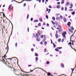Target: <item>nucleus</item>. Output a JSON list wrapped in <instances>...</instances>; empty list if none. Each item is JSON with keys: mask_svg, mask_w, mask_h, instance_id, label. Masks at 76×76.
I'll list each match as a JSON object with an SVG mask.
<instances>
[{"mask_svg": "<svg viewBox=\"0 0 76 76\" xmlns=\"http://www.w3.org/2000/svg\"><path fill=\"white\" fill-rule=\"evenodd\" d=\"M28 67H31V66H32V65H28Z\"/></svg>", "mask_w": 76, "mask_h": 76, "instance_id": "nucleus-56", "label": "nucleus"}, {"mask_svg": "<svg viewBox=\"0 0 76 76\" xmlns=\"http://www.w3.org/2000/svg\"><path fill=\"white\" fill-rule=\"evenodd\" d=\"M47 41L45 42L44 43L45 45H47Z\"/></svg>", "mask_w": 76, "mask_h": 76, "instance_id": "nucleus-30", "label": "nucleus"}, {"mask_svg": "<svg viewBox=\"0 0 76 76\" xmlns=\"http://www.w3.org/2000/svg\"><path fill=\"white\" fill-rule=\"evenodd\" d=\"M46 64H50V62L49 61H47L46 62Z\"/></svg>", "mask_w": 76, "mask_h": 76, "instance_id": "nucleus-27", "label": "nucleus"}, {"mask_svg": "<svg viewBox=\"0 0 76 76\" xmlns=\"http://www.w3.org/2000/svg\"><path fill=\"white\" fill-rule=\"evenodd\" d=\"M73 9H70L69 10V11H70V12H71V11H73Z\"/></svg>", "mask_w": 76, "mask_h": 76, "instance_id": "nucleus-37", "label": "nucleus"}, {"mask_svg": "<svg viewBox=\"0 0 76 76\" xmlns=\"http://www.w3.org/2000/svg\"><path fill=\"white\" fill-rule=\"evenodd\" d=\"M65 11H66V10H67V8H66V7H65Z\"/></svg>", "mask_w": 76, "mask_h": 76, "instance_id": "nucleus-55", "label": "nucleus"}, {"mask_svg": "<svg viewBox=\"0 0 76 76\" xmlns=\"http://www.w3.org/2000/svg\"><path fill=\"white\" fill-rule=\"evenodd\" d=\"M58 42H61V39H58Z\"/></svg>", "mask_w": 76, "mask_h": 76, "instance_id": "nucleus-36", "label": "nucleus"}, {"mask_svg": "<svg viewBox=\"0 0 76 76\" xmlns=\"http://www.w3.org/2000/svg\"><path fill=\"white\" fill-rule=\"evenodd\" d=\"M37 34L39 35H41V34H42V32L40 31H37Z\"/></svg>", "mask_w": 76, "mask_h": 76, "instance_id": "nucleus-4", "label": "nucleus"}, {"mask_svg": "<svg viewBox=\"0 0 76 76\" xmlns=\"http://www.w3.org/2000/svg\"><path fill=\"white\" fill-rule=\"evenodd\" d=\"M9 47H7V52H8V51H9Z\"/></svg>", "mask_w": 76, "mask_h": 76, "instance_id": "nucleus-45", "label": "nucleus"}, {"mask_svg": "<svg viewBox=\"0 0 76 76\" xmlns=\"http://www.w3.org/2000/svg\"><path fill=\"white\" fill-rule=\"evenodd\" d=\"M31 51H32V52H33L34 51V48H32L31 49Z\"/></svg>", "mask_w": 76, "mask_h": 76, "instance_id": "nucleus-49", "label": "nucleus"}, {"mask_svg": "<svg viewBox=\"0 0 76 76\" xmlns=\"http://www.w3.org/2000/svg\"><path fill=\"white\" fill-rule=\"evenodd\" d=\"M25 1H31L32 0H24Z\"/></svg>", "mask_w": 76, "mask_h": 76, "instance_id": "nucleus-50", "label": "nucleus"}, {"mask_svg": "<svg viewBox=\"0 0 76 76\" xmlns=\"http://www.w3.org/2000/svg\"><path fill=\"white\" fill-rule=\"evenodd\" d=\"M15 45L16 47H17V46H18V43H16L15 44Z\"/></svg>", "mask_w": 76, "mask_h": 76, "instance_id": "nucleus-35", "label": "nucleus"}, {"mask_svg": "<svg viewBox=\"0 0 76 76\" xmlns=\"http://www.w3.org/2000/svg\"><path fill=\"white\" fill-rule=\"evenodd\" d=\"M40 37L41 38H44V35H42Z\"/></svg>", "mask_w": 76, "mask_h": 76, "instance_id": "nucleus-23", "label": "nucleus"}, {"mask_svg": "<svg viewBox=\"0 0 76 76\" xmlns=\"http://www.w3.org/2000/svg\"><path fill=\"white\" fill-rule=\"evenodd\" d=\"M71 30H72V31H73V30L74 29V28H73V27H72L71 28Z\"/></svg>", "mask_w": 76, "mask_h": 76, "instance_id": "nucleus-34", "label": "nucleus"}, {"mask_svg": "<svg viewBox=\"0 0 76 76\" xmlns=\"http://www.w3.org/2000/svg\"><path fill=\"white\" fill-rule=\"evenodd\" d=\"M64 41V39H62L61 42H63V41Z\"/></svg>", "mask_w": 76, "mask_h": 76, "instance_id": "nucleus-46", "label": "nucleus"}, {"mask_svg": "<svg viewBox=\"0 0 76 76\" xmlns=\"http://www.w3.org/2000/svg\"><path fill=\"white\" fill-rule=\"evenodd\" d=\"M25 1L24 0H23V1H22L20 2H18V3H22V2H23V1Z\"/></svg>", "mask_w": 76, "mask_h": 76, "instance_id": "nucleus-33", "label": "nucleus"}, {"mask_svg": "<svg viewBox=\"0 0 76 76\" xmlns=\"http://www.w3.org/2000/svg\"><path fill=\"white\" fill-rule=\"evenodd\" d=\"M61 9L62 10H64V8L63 7H61Z\"/></svg>", "mask_w": 76, "mask_h": 76, "instance_id": "nucleus-41", "label": "nucleus"}, {"mask_svg": "<svg viewBox=\"0 0 76 76\" xmlns=\"http://www.w3.org/2000/svg\"><path fill=\"white\" fill-rule=\"evenodd\" d=\"M23 6L24 7H25V6H26V3H25L24 4Z\"/></svg>", "mask_w": 76, "mask_h": 76, "instance_id": "nucleus-44", "label": "nucleus"}, {"mask_svg": "<svg viewBox=\"0 0 76 76\" xmlns=\"http://www.w3.org/2000/svg\"><path fill=\"white\" fill-rule=\"evenodd\" d=\"M61 67H64V64H61Z\"/></svg>", "mask_w": 76, "mask_h": 76, "instance_id": "nucleus-10", "label": "nucleus"}, {"mask_svg": "<svg viewBox=\"0 0 76 76\" xmlns=\"http://www.w3.org/2000/svg\"><path fill=\"white\" fill-rule=\"evenodd\" d=\"M58 28H61V26H58Z\"/></svg>", "mask_w": 76, "mask_h": 76, "instance_id": "nucleus-40", "label": "nucleus"}, {"mask_svg": "<svg viewBox=\"0 0 76 76\" xmlns=\"http://www.w3.org/2000/svg\"><path fill=\"white\" fill-rule=\"evenodd\" d=\"M46 17L47 19H48V15H46Z\"/></svg>", "mask_w": 76, "mask_h": 76, "instance_id": "nucleus-47", "label": "nucleus"}, {"mask_svg": "<svg viewBox=\"0 0 76 76\" xmlns=\"http://www.w3.org/2000/svg\"><path fill=\"white\" fill-rule=\"evenodd\" d=\"M51 22H52L53 25H54L55 24V23L53 21H51Z\"/></svg>", "mask_w": 76, "mask_h": 76, "instance_id": "nucleus-19", "label": "nucleus"}, {"mask_svg": "<svg viewBox=\"0 0 76 76\" xmlns=\"http://www.w3.org/2000/svg\"><path fill=\"white\" fill-rule=\"evenodd\" d=\"M38 25V26H41V23H39Z\"/></svg>", "mask_w": 76, "mask_h": 76, "instance_id": "nucleus-39", "label": "nucleus"}, {"mask_svg": "<svg viewBox=\"0 0 76 76\" xmlns=\"http://www.w3.org/2000/svg\"><path fill=\"white\" fill-rule=\"evenodd\" d=\"M35 56H38V54L37 53H35Z\"/></svg>", "mask_w": 76, "mask_h": 76, "instance_id": "nucleus-51", "label": "nucleus"}, {"mask_svg": "<svg viewBox=\"0 0 76 76\" xmlns=\"http://www.w3.org/2000/svg\"><path fill=\"white\" fill-rule=\"evenodd\" d=\"M46 9H47L46 12H48V8H47Z\"/></svg>", "mask_w": 76, "mask_h": 76, "instance_id": "nucleus-60", "label": "nucleus"}, {"mask_svg": "<svg viewBox=\"0 0 76 76\" xmlns=\"http://www.w3.org/2000/svg\"><path fill=\"white\" fill-rule=\"evenodd\" d=\"M50 11H51V9H49L48 12V13H50Z\"/></svg>", "mask_w": 76, "mask_h": 76, "instance_id": "nucleus-38", "label": "nucleus"}, {"mask_svg": "<svg viewBox=\"0 0 76 76\" xmlns=\"http://www.w3.org/2000/svg\"><path fill=\"white\" fill-rule=\"evenodd\" d=\"M56 20H60V18H59V17H57L56 18Z\"/></svg>", "mask_w": 76, "mask_h": 76, "instance_id": "nucleus-15", "label": "nucleus"}, {"mask_svg": "<svg viewBox=\"0 0 76 76\" xmlns=\"http://www.w3.org/2000/svg\"><path fill=\"white\" fill-rule=\"evenodd\" d=\"M71 44H72V43H71V42L69 43L68 44V45H71Z\"/></svg>", "mask_w": 76, "mask_h": 76, "instance_id": "nucleus-52", "label": "nucleus"}, {"mask_svg": "<svg viewBox=\"0 0 76 76\" xmlns=\"http://www.w3.org/2000/svg\"><path fill=\"white\" fill-rule=\"evenodd\" d=\"M7 68L11 72H13L15 73V74H16V73H18L19 72V71L20 70L18 69L16 70V69H15L14 68H13L12 67H11V66H7ZM15 72L16 73H15Z\"/></svg>", "mask_w": 76, "mask_h": 76, "instance_id": "nucleus-1", "label": "nucleus"}, {"mask_svg": "<svg viewBox=\"0 0 76 76\" xmlns=\"http://www.w3.org/2000/svg\"><path fill=\"white\" fill-rule=\"evenodd\" d=\"M57 48V49H59V50H60L62 48V47H58Z\"/></svg>", "mask_w": 76, "mask_h": 76, "instance_id": "nucleus-13", "label": "nucleus"}, {"mask_svg": "<svg viewBox=\"0 0 76 76\" xmlns=\"http://www.w3.org/2000/svg\"><path fill=\"white\" fill-rule=\"evenodd\" d=\"M70 5V3L69 2H67L66 3V4H65V6H69Z\"/></svg>", "mask_w": 76, "mask_h": 76, "instance_id": "nucleus-6", "label": "nucleus"}, {"mask_svg": "<svg viewBox=\"0 0 76 76\" xmlns=\"http://www.w3.org/2000/svg\"><path fill=\"white\" fill-rule=\"evenodd\" d=\"M1 56H0V61H1V62H3L4 63V64H5L6 66H7V63H9V64H10V63H9V62H7V61L6 62V61H5V60H4V59L3 58V57L1 58L2 59L1 60V59H0V58H1Z\"/></svg>", "mask_w": 76, "mask_h": 76, "instance_id": "nucleus-2", "label": "nucleus"}, {"mask_svg": "<svg viewBox=\"0 0 76 76\" xmlns=\"http://www.w3.org/2000/svg\"><path fill=\"white\" fill-rule=\"evenodd\" d=\"M38 57H37L36 58V61H38Z\"/></svg>", "mask_w": 76, "mask_h": 76, "instance_id": "nucleus-24", "label": "nucleus"}, {"mask_svg": "<svg viewBox=\"0 0 76 76\" xmlns=\"http://www.w3.org/2000/svg\"><path fill=\"white\" fill-rule=\"evenodd\" d=\"M61 51H59V54H61Z\"/></svg>", "mask_w": 76, "mask_h": 76, "instance_id": "nucleus-64", "label": "nucleus"}, {"mask_svg": "<svg viewBox=\"0 0 76 76\" xmlns=\"http://www.w3.org/2000/svg\"><path fill=\"white\" fill-rule=\"evenodd\" d=\"M4 58H5V57H6V55H5L3 57Z\"/></svg>", "mask_w": 76, "mask_h": 76, "instance_id": "nucleus-54", "label": "nucleus"}, {"mask_svg": "<svg viewBox=\"0 0 76 76\" xmlns=\"http://www.w3.org/2000/svg\"><path fill=\"white\" fill-rule=\"evenodd\" d=\"M31 71L30 72H24V73H30V72H33V71L31 70H30Z\"/></svg>", "mask_w": 76, "mask_h": 76, "instance_id": "nucleus-9", "label": "nucleus"}, {"mask_svg": "<svg viewBox=\"0 0 76 76\" xmlns=\"http://www.w3.org/2000/svg\"><path fill=\"white\" fill-rule=\"evenodd\" d=\"M57 8H58V9H60V5H57L56 6Z\"/></svg>", "mask_w": 76, "mask_h": 76, "instance_id": "nucleus-12", "label": "nucleus"}, {"mask_svg": "<svg viewBox=\"0 0 76 76\" xmlns=\"http://www.w3.org/2000/svg\"><path fill=\"white\" fill-rule=\"evenodd\" d=\"M39 21L40 22H42V18H40L39 19Z\"/></svg>", "mask_w": 76, "mask_h": 76, "instance_id": "nucleus-14", "label": "nucleus"}, {"mask_svg": "<svg viewBox=\"0 0 76 76\" xmlns=\"http://www.w3.org/2000/svg\"><path fill=\"white\" fill-rule=\"evenodd\" d=\"M36 36L37 37V38H38V37H39V36H38V34H36Z\"/></svg>", "mask_w": 76, "mask_h": 76, "instance_id": "nucleus-28", "label": "nucleus"}, {"mask_svg": "<svg viewBox=\"0 0 76 76\" xmlns=\"http://www.w3.org/2000/svg\"><path fill=\"white\" fill-rule=\"evenodd\" d=\"M40 44H41V45H42V44H43V42H41L40 43Z\"/></svg>", "mask_w": 76, "mask_h": 76, "instance_id": "nucleus-58", "label": "nucleus"}, {"mask_svg": "<svg viewBox=\"0 0 76 76\" xmlns=\"http://www.w3.org/2000/svg\"><path fill=\"white\" fill-rule=\"evenodd\" d=\"M71 7H73V4H70Z\"/></svg>", "mask_w": 76, "mask_h": 76, "instance_id": "nucleus-57", "label": "nucleus"}, {"mask_svg": "<svg viewBox=\"0 0 76 76\" xmlns=\"http://www.w3.org/2000/svg\"><path fill=\"white\" fill-rule=\"evenodd\" d=\"M72 69V73H71V75H72V74L73 73V71H74V70L75 69Z\"/></svg>", "mask_w": 76, "mask_h": 76, "instance_id": "nucleus-11", "label": "nucleus"}, {"mask_svg": "<svg viewBox=\"0 0 76 76\" xmlns=\"http://www.w3.org/2000/svg\"><path fill=\"white\" fill-rule=\"evenodd\" d=\"M29 14H28L27 15V19H28V18H29Z\"/></svg>", "mask_w": 76, "mask_h": 76, "instance_id": "nucleus-20", "label": "nucleus"}, {"mask_svg": "<svg viewBox=\"0 0 76 76\" xmlns=\"http://www.w3.org/2000/svg\"><path fill=\"white\" fill-rule=\"evenodd\" d=\"M47 26H49V24H48V23H47Z\"/></svg>", "mask_w": 76, "mask_h": 76, "instance_id": "nucleus-61", "label": "nucleus"}, {"mask_svg": "<svg viewBox=\"0 0 76 76\" xmlns=\"http://www.w3.org/2000/svg\"><path fill=\"white\" fill-rule=\"evenodd\" d=\"M57 4H60V2H57Z\"/></svg>", "mask_w": 76, "mask_h": 76, "instance_id": "nucleus-63", "label": "nucleus"}, {"mask_svg": "<svg viewBox=\"0 0 76 76\" xmlns=\"http://www.w3.org/2000/svg\"><path fill=\"white\" fill-rule=\"evenodd\" d=\"M70 24H71V23H70V22H69L67 24V25L68 26H70Z\"/></svg>", "mask_w": 76, "mask_h": 76, "instance_id": "nucleus-7", "label": "nucleus"}, {"mask_svg": "<svg viewBox=\"0 0 76 76\" xmlns=\"http://www.w3.org/2000/svg\"><path fill=\"white\" fill-rule=\"evenodd\" d=\"M69 31L70 32H72V31L71 30V29H69Z\"/></svg>", "mask_w": 76, "mask_h": 76, "instance_id": "nucleus-32", "label": "nucleus"}, {"mask_svg": "<svg viewBox=\"0 0 76 76\" xmlns=\"http://www.w3.org/2000/svg\"><path fill=\"white\" fill-rule=\"evenodd\" d=\"M2 13H3V16L4 17H5V15H4V14L3 12H2Z\"/></svg>", "mask_w": 76, "mask_h": 76, "instance_id": "nucleus-42", "label": "nucleus"}, {"mask_svg": "<svg viewBox=\"0 0 76 76\" xmlns=\"http://www.w3.org/2000/svg\"><path fill=\"white\" fill-rule=\"evenodd\" d=\"M75 12H73L72 13V14L73 15H75Z\"/></svg>", "mask_w": 76, "mask_h": 76, "instance_id": "nucleus-53", "label": "nucleus"}, {"mask_svg": "<svg viewBox=\"0 0 76 76\" xmlns=\"http://www.w3.org/2000/svg\"><path fill=\"white\" fill-rule=\"evenodd\" d=\"M53 45L54 48H56V45L54 43H53Z\"/></svg>", "mask_w": 76, "mask_h": 76, "instance_id": "nucleus-26", "label": "nucleus"}, {"mask_svg": "<svg viewBox=\"0 0 76 76\" xmlns=\"http://www.w3.org/2000/svg\"><path fill=\"white\" fill-rule=\"evenodd\" d=\"M55 51H56L58 52L59 51V50L57 49H55Z\"/></svg>", "mask_w": 76, "mask_h": 76, "instance_id": "nucleus-25", "label": "nucleus"}, {"mask_svg": "<svg viewBox=\"0 0 76 76\" xmlns=\"http://www.w3.org/2000/svg\"><path fill=\"white\" fill-rule=\"evenodd\" d=\"M56 38H58V34H56Z\"/></svg>", "mask_w": 76, "mask_h": 76, "instance_id": "nucleus-21", "label": "nucleus"}, {"mask_svg": "<svg viewBox=\"0 0 76 76\" xmlns=\"http://www.w3.org/2000/svg\"><path fill=\"white\" fill-rule=\"evenodd\" d=\"M60 19H63V16L62 15H60Z\"/></svg>", "mask_w": 76, "mask_h": 76, "instance_id": "nucleus-29", "label": "nucleus"}, {"mask_svg": "<svg viewBox=\"0 0 76 76\" xmlns=\"http://www.w3.org/2000/svg\"><path fill=\"white\" fill-rule=\"evenodd\" d=\"M33 20V18H31V21H32Z\"/></svg>", "mask_w": 76, "mask_h": 76, "instance_id": "nucleus-59", "label": "nucleus"}, {"mask_svg": "<svg viewBox=\"0 0 76 76\" xmlns=\"http://www.w3.org/2000/svg\"><path fill=\"white\" fill-rule=\"evenodd\" d=\"M43 25H45V23H43Z\"/></svg>", "mask_w": 76, "mask_h": 76, "instance_id": "nucleus-62", "label": "nucleus"}, {"mask_svg": "<svg viewBox=\"0 0 76 76\" xmlns=\"http://www.w3.org/2000/svg\"><path fill=\"white\" fill-rule=\"evenodd\" d=\"M41 40V39H40V38L38 39V38H37V41H39Z\"/></svg>", "mask_w": 76, "mask_h": 76, "instance_id": "nucleus-22", "label": "nucleus"}, {"mask_svg": "<svg viewBox=\"0 0 76 76\" xmlns=\"http://www.w3.org/2000/svg\"><path fill=\"white\" fill-rule=\"evenodd\" d=\"M66 31H65L64 32H63L62 33V35L63 37H66Z\"/></svg>", "mask_w": 76, "mask_h": 76, "instance_id": "nucleus-3", "label": "nucleus"}, {"mask_svg": "<svg viewBox=\"0 0 76 76\" xmlns=\"http://www.w3.org/2000/svg\"><path fill=\"white\" fill-rule=\"evenodd\" d=\"M12 5H10L9 8H8V9H11V7H12Z\"/></svg>", "mask_w": 76, "mask_h": 76, "instance_id": "nucleus-18", "label": "nucleus"}, {"mask_svg": "<svg viewBox=\"0 0 76 76\" xmlns=\"http://www.w3.org/2000/svg\"><path fill=\"white\" fill-rule=\"evenodd\" d=\"M49 8H50V9H51L52 8V7H51V5H50L49 6Z\"/></svg>", "mask_w": 76, "mask_h": 76, "instance_id": "nucleus-43", "label": "nucleus"}, {"mask_svg": "<svg viewBox=\"0 0 76 76\" xmlns=\"http://www.w3.org/2000/svg\"><path fill=\"white\" fill-rule=\"evenodd\" d=\"M38 22V20H34V22Z\"/></svg>", "mask_w": 76, "mask_h": 76, "instance_id": "nucleus-17", "label": "nucleus"}, {"mask_svg": "<svg viewBox=\"0 0 76 76\" xmlns=\"http://www.w3.org/2000/svg\"><path fill=\"white\" fill-rule=\"evenodd\" d=\"M44 52H47V49L45 48L44 50Z\"/></svg>", "mask_w": 76, "mask_h": 76, "instance_id": "nucleus-31", "label": "nucleus"}, {"mask_svg": "<svg viewBox=\"0 0 76 76\" xmlns=\"http://www.w3.org/2000/svg\"><path fill=\"white\" fill-rule=\"evenodd\" d=\"M64 3V0H62L61 2V4H63Z\"/></svg>", "mask_w": 76, "mask_h": 76, "instance_id": "nucleus-8", "label": "nucleus"}, {"mask_svg": "<svg viewBox=\"0 0 76 76\" xmlns=\"http://www.w3.org/2000/svg\"><path fill=\"white\" fill-rule=\"evenodd\" d=\"M59 15H60V14H56V16H59Z\"/></svg>", "mask_w": 76, "mask_h": 76, "instance_id": "nucleus-48", "label": "nucleus"}, {"mask_svg": "<svg viewBox=\"0 0 76 76\" xmlns=\"http://www.w3.org/2000/svg\"><path fill=\"white\" fill-rule=\"evenodd\" d=\"M52 18L53 20H56V19L55 18V17H52Z\"/></svg>", "mask_w": 76, "mask_h": 76, "instance_id": "nucleus-16", "label": "nucleus"}, {"mask_svg": "<svg viewBox=\"0 0 76 76\" xmlns=\"http://www.w3.org/2000/svg\"><path fill=\"white\" fill-rule=\"evenodd\" d=\"M63 19L64 22H67V19H66V18L65 17Z\"/></svg>", "mask_w": 76, "mask_h": 76, "instance_id": "nucleus-5", "label": "nucleus"}]
</instances>
